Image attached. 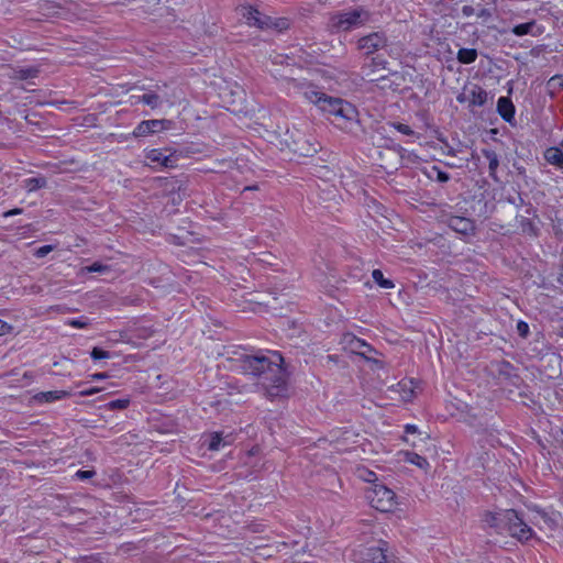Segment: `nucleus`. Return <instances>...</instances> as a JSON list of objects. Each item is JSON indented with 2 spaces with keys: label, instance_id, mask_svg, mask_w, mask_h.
<instances>
[{
  "label": "nucleus",
  "instance_id": "5701e85b",
  "mask_svg": "<svg viewBox=\"0 0 563 563\" xmlns=\"http://www.w3.org/2000/svg\"><path fill=\"white\" fill-rule=\"evenodd\" d=\"M243 16L246 19L249 24L261 25L263 23L261 20V13L252 7L244 9Z\"/></svg>",
  "mask_w": 563,
  "mask_h": 563
},
{
  "label": "nucleus",
  "instance_id": "cd10ccee",
  "mask_svg": "<svg viewBox=\"0 0 563 563\" xmlns=\"http://www.w3.org/2000/svg\"><path fill=\"white\" fill-rule=\"evenodd\" d=\"M129 399H117L107 404V408L110 410L125 409L129 406Z\"/></svg>",
  "mask_w": 563,
  "mask_h": 563
},
{
  "label": "nucleus",
  "instance_id": "ddd939ff",
  "mask_svg": "<svg viewBox=\"0 0 563 563\" xmlns=\"http://www.w3.org/2000/svg\"><path fill=\"white\" fill-rule=\"evenodd\" d=\"M70 393L66 390H49V391H41L35 394L32 397V401L37 405L54 402L66 397H69Z\"/></svg>",
  "mask_w": 563,
  "mask_h": 563
},
{
  "label": "nucleus",
  "instance_id": "de8ad7c7",
  "mask_svg": "<svg viewBox=\"0 0 563 563\" xmlns=\"http://www.w3.org/2000/svg\"><path fill=\"white\" fill-rule=\"evenodd\" d=\"M562 145H563V142H562Z\"/></svg>",
  "mask_w": 563,
  "mask_h": 563
},
{
  "label": "nucleus",
  "instance_id": "c9c22d12",
  "mask_svg": "<svg viewBox=\"0 0 563 563\" xmlns=\"http://www.w3.org/2000/svg\"><path fill=\"white\" fill-rule=\"evenodd\" d=\"M101 390H102V388H100V387H91L89 389L80 390L79 395L82 396V397L91 396V395H95L97 393H100Z\"/></svg>",
  "mask_w": 563,
  "mask_h": 563
},
{
  "label": "nucleus",
  "instance_id": "4468645a",
  "mask_svg": "<svg viewBox=\"0 0 563 563\" xmlns=\"http://www.w3.org/2000/svg\"><path fill=\"white\" fill-rule=\"evenodd\" d=\"M401 461L412 464L420 470L427 471L430 466L428 460L411 451H401L398 453Z\"/></svg>",
  "mask_w": 563,
  "mask_h": 563
},
{
  "label": "nucleus",
  "instance_id": "7ed1b4c3",
  "mask_svg": "<svg viewBox=\"0 0 563 563\" xmlns=\"http://www.w3.org/2000/svg\"><path fill=\"white\" fill-rule=\"evenodd\" d=\"M369 505L379 512H395L399 508L396 493L384 484H373L366 490Z\"/></svg>",
  "mask_w": 563,
  "mask_h": 563
},
{
  "label": "nucleus",
  "instance_id": "393cba45",
  "mask_svg": "<svg viewBox=\"0 0 563 563\" xmlns=\"http://www.w3.org/2000/svg\"><path fill=\"white\" fill-rule=\"evenodd\" d=\"M139 102H143L152 108H155L158 104V97L155 93H145L139 98Z\"/></svg>",
  "mask_w": 563,
  "mask_h": 563
},
{
  "label": "nucleus",
  "instance_id": "a18cd8bd",
  "mask_svg": "<svg viewBox=\"0 0 563 563\" xmlns=\"http://www.w3.org/2000/svg\"><path fill=\"white\" fill-rule=\"evenodd\" d=\"M477 15L479 18H488L490 14L487 10H481Z\"/></svg>",
  "mask_w": 563,
  "mask_h": 563
},
{
  "label": "nucleus",
  "instance_id": "2f4dec72",
  "mask_svg": "<svg viewBox=\"0 0 563 563\" xmlns=\"http://www.w3.org/2000/svg\"><path fill=\"white\" fill-rule=\"evenodd\" d=\"M391 126L397 130L398 132L406 134V135H412L413 131L410 129L409 125L402 124V123H393Z\"/></svg>",
  "mask_w": 563,
  "mask_h": 563
},
{
  "label": "nucleus",
  "instance_id": "58836bf2",
  "mask_svg": "<svg viewBox=\"0 0 563 563\" xmlns=\"http://www.w3.org/2000/svg\"><path fill=\"white\" fill-rule=\"evenodd\" d=\"M90 377H91L92 379H95V380H102V379L108 378L109 376H108V374H106V373H95V374H92Z\"/></svg>",
  "mask_w": 563,
  "mask_h": 563
},
{
  "label": "nucleus",
  "instance_id": "4c0bfd02",
  "mask_svg": "<svg viewBox=\"0 0 563 563\" xmlns=\"http://www.w3.org/2000/svg\"><path fill=\"white\" fill-rule=\"evenodd\" d=\"M474 11H475V10H474V8H473V7H471V5H464V7L462 8V13H463V15H464V16H471V15H473V14H474Z\"/></svg>",
  "mask_w": 563,
  "mask_h": 563
},
{
  "label": "nucleus",
  "instance_id": "ea45409f",
  "mask_svg": "<svg viewBox=\"0 0 563 563\" xmlns=\"http://www.w3.org/2000/svg\"><path fill=\"white\" fill-rule=\"evenodd\" d=\"M518 330L522 335H526L528 333V324L526 322H519Z\"/></svg>",
  "mask_w": 563,
  "mask_h": 563
},
{
  "label": "nucleus",
  "instance_id": "f704fd0d",
  "mask_svg": "<svg viewBox=\"0 0 563 563\" xmlns=\"http://www.w3.org/2000/svg\"><path fill=\"white\" fill-rule=\"evenodd\" d=\"M53 251V246L52 245H43L41 247H38L36 251H35V256L41 258V257H44L46 256L48 253H51Z\"/></svg>",
  "mask_w": 563,
  "mask_h": 563
},
{
  "label": "nucleus",
  "instance_id": "1a4fd4ad",
  "mask_svg": "<svg viewBox=\"0 0 563 563\" xmlns=\"http://www.w3.org/2000/svg\"><path fill=\"white\" fill-rule=\"evenodd\" d=\"M487 97L488 95L483 88L473 86L472 88L466 89L464 92L459 95L457 101L460 103H468L473 107H482L486 103Z\"/></svg>",
  "mask_w": 563,
  "mask_h": 563
},
{
  "label": "nucleus",
  "instance_id": "9b49d317",
  "mask_svg": "<svg viewBox=\"0 0 563 563\" xmlns=\"http://www.w3.org/2000/svg\"><path fill=\"white\" fill-rule=\"evenodd\" d=\"M386 550L382 544H374L358 550L362 563H386Z\"/></svg>",
  "mask_w": 563,
  "mask_h": 563
},
{
  "label": "nucleus",
  "instance_id": "473e14b6",
  "mask_svg": "<svg viewBox=\"0 0 563 563\" xmlns=\"http://www.w3.org/2000/svg\"><path fill=\"white\" fill-rule=\"evenodd\" d=\"M36 74H37V70L35 68H25V69L19 70V77L21 79L33 78L36 76Z\"/></svg>",
  "mask_w": 563,
  "mask_h": 563
},
{
  "label": "nucleus",
  "instance_id": "20e7f679",
  "mask_svg": "<svg viewBox=\"0 0 563 563\" xmlns=\"http://www.w3.org/2000/svg\"><path fill=\"white\" fill-rule=\"evenodd\" d=\"M364 15L366 12L363 9L335 13L329 20V27L332 32L350 31L362 24Z\"/></svg>",
  "mask_w": 563,
  "mask_h": 563
},
{
  "label": "nucleus",
  "instance_id": "79ce46f5",
  "mask_svg": "<svg viewBox=\"0 0 563 563\" xmlns=\"http://www.w3.org/2000/svg\"><path fill=\"white\" fill-rule=\"evenodd\" d=\"M79 478H88L92 476V473L89 471H78L76 474Z\"/></svg>",
  "mask_w": 563,
  "mask_h": 563
},
{
  "label": "nucleus",
  "instance_id": "c756f323",
  "mask_svg": "<svg viewBox=\"0 0 563 563\" xmlns=\"http://www.w3.org/2000/svg\"><path fill=\"white\" fill-rule=\"evenodd\" d=\"M90 355L93 360H104L110 357L109 352L99 347H93Z\"/></svg>",
  "mask_w": 563,
  "mask_h": 563
},
{
  "label": "nucleus",
  "instance_id": "bb28decb",
  "mask_svg": "<svg viewBox=\"0 0 563 563\" xmlns=\"http://www.w3.org/2000/svg\"><path fill=\"white\" fill-rule=\"evenodd\" d=\"M65 324L76 329H84L89 325V321L86 318L68 319L65 321Z\"/></svg>",
  "mask_w": 563,
  "mask_h": 563
},
{
  "label": "nucleus",
  "instance_id": "2eb2a0df",
  "mask_svg": "<svg viewBox=\"0 0 563 563\" xmlns=\"http://www.w3.org/2000/svg\"><path fill=\"white\" fill-rule=\"evenodd\" d=\"M534 525L539 528V530L548 533L549 536H552L553 531L555 530L556 520L555 518H552L543 512H538L537 517L534 518Z\"/></svg>",
  "mask_w": 563,
  "mask_h": 563
},
{
  "label": "nucleus",
  "instance_id": "7c9ffc66",
  "mask_svg": "<svg viewBox=\"0 0 563 563\" xmlns=\"http://www.w3.org/2000/svg\"><path fill=\"white\" fill-rule=\"evenodd\" d=\"M358 476L365 482H375L376 481V474L368 470H360Z\"/></svg>",
  "mask_w": 563,
  "mask_h": 563
},
{
  "label": "nucleus",
  "instance_id": "6ab92c4d",
  "mask_svg": "<svg viewBox=\"0 0 563 563\" xmlns=\"http://www.w3.org/2000/svg\"><path fill=\"white\" fill-rule=\"evenodd\" d=\"M477 58V52L474 48H461L457 52V60L462 64H471Z\"/></svg>",
  "mask_w": 563,
  "mask_h": 563
},
{
  "label": "nucleus",
  "instance_id": "6e6552de",
  "mask_svg": "<svg viewBox=\"0 0 563 563\" xmlns=\"http://www.w3.org/2000/svg\"><path fill=\"white\" fill-rule=\"evenodd\" d=\"M289 92L294 90V93L302 95L308 101L313 103L314 106H319L320 102L323 100V98L327 96L325 93L318 91L312 86H310L307 82H297L291 81L289 82L288 87Z\"/></svg>",
  "mask_w": 563,
  "mask_h": 563
},
{
  "label": "nucleus",
  "instance_id": "dca6fc26",
  "mask_svg": "<svg viewBox=\"0 0 563 563\" xmlns=\"http://www.w3.org/2000/svg\"><path fill=\"white\" fill-rule=\"evenodd\" d=\"M344 100L340 98H334L330 96H325L323 100L320 102L318 108L325 113H329L331 115H334V113L339 110L340 106L343 103Z\"/></svg>",
  "mask_w": 563,
  "mask_h": 563
},
{
  "label": "nucleus",
  "instance_id": "412c9836",
  "mask_svg": "<svg viewBox=\"0 0 563 563\" xmlns=\"http://www.w3.org/2000/svg\"><path fill=\"white\" fill-rule=\"evenodd\" d=\"M372 277L380 288L391 289L395 287L394 283L390 279L384 277V274L380 269H374L372 273Z\"/></svg>",
  "mask_w": 563,
  "mask_h": 563
},
{
  "label": "nucleus",
  "instance_id": "aec40b11",
  "mask_svg": "<svg viewBox=\"0 0 563 563\" xmlns=\"http://www.w3.org/2000/svg\"><path fill=\"white\" fill-rule=\"evenodd\" d=\"M451 227L462 233H468L473 230L472 222L464 218H454L451 220Z\"/></svg>",
  "mask_w": 563,
  "mask_h": 563
},
{
  "label": "nucleus",
  "instance_id": "c03bdc74",
  "mask_svg": "<svg viewBox=\"0 0 563 563\" xmlns=\"http://www.w3.org/2000/svg\"><path fill=\"white\" fill-rule=\"evenodd\" d=\"M21 213V209H12V210H9L4 213V217H11V216H15V214H20Z\"/></svg>",
  "mask_w": 563,
  "mask_h": 563
},
{
  "label": "nucleus",
  "instance_id": "a211bd4d",
  "mask_svg": "<svg viewBox=\"0 0 563 563\" xmlns=\"http://www.w3.org/2000/svg\"><path fill=\"white\" fill-rule=\"evenodd\" d=\"M544 158L549 164L563 168V151L560 147H549L544 152Z\"/></svg>",
  "mask_w": 563,
  "mask_h": 563
},
{
  "label": "nucleus",
  "instance_id": "a19ab883",
  "mask_svg": "<svg viewBox=\"0 0 563 563\" xmlns=\"http://www.w3.org/2000/svg\"><path fill=\"white\" fill-rule=\"evenodd\" d=\"M417 431H418V428H417V426H415V424H407V426L405 427V432H406L407 434H409V433H416Z\"/></svg>",
  "mask_w": 563,
  "mask_h": 563
},
{
  "label": "nucleus",
  "instance_id": "0eeeda50",
  "mask_svg": "<svg viewBox=\"0 0 563 563\" xmlns=\"http://www.w3.org/2000/svg\"><path fill=\"white\" fill-rule=\"evenodd\" d=\"M387 40L383 33L374 32L357 41V48L365 54H373L386 46Z\"/></svg>",
  "mask_w": 563,
  "mask_h": 563
},
{
  "label": "nucleus",
  "instance_id": "b1692460",
  "mask_svg": "<svg viewBox=\"0 0 563 563\" xmlns=\"http://www.w3.org/2000/svg\"><path fill=\"white\" fill-rule=\"evenodd\" d=\"M222 446V437L220 433L214 432L209 435L208 449L211 451H218Z\"/></svg>",
  "mask_w": 563,
  "mask_h": 563
},
{
  "label": "nucleus",
  "instance_id": "f8f14e48",
  "mask_svg": "<svg viewBox=\"0 0 563 563\" xmlns=\"http://www.w3.org/2000/svg\"><path fill=\"white\" fill-rule=\"evenodd\" d=\"M334 117L342 121L339 123L342 129H346L349 124L357 122V111L355 107L346 101H343L339 110L334 113Z\"/></svg>",
  "mask_w": 563,
  "mask_h": 563
},
{
  "label": "nucleus",
  "instance_id": "37998d69",
  "mask_svg": "<svg viewBox=\"0 0 563 563\" xmlns=\"http://www.w3.org/2000/svg\"><path fill=\"white\" fill-rule=\"evenodd\" d=\"M438 179L442 183H445L449 180V176L448 174L443 173V172H438V175H437Z\"/></svg>",
  "mask_w": 563,
  "mask_h": 563
},
{
  "label": "nucleus",
  "instance_id": "423d86ee",
  "mask_svg": "<svg viewBox=\"0 0 563 563\" xmlns=\"http://www.w3.org/2000/svg\"><path fill=\"white\" fill-rule=\"evenodd\" d=\"M172 123L167 120H145L141 121L133 130L132 135L134 137L148 136L154 133H158L170 128Z\"/></svg>",
  "mask_w": 563,
  "mask_h": 563
},
{
  "label": "nucleus",
  "instance_id": "39448f33",
  "mask_svg": "<svg viewBox=\"0 0 563 563\" xmlns=\"http://www.w3.org/2000/svg\"><path fill=\"white\" fill-rule=\"evenodd\" d=\"M417 384L412 379H402L388 389L391 400L409 402L416 397Z\"/></svg>",
  "mask_w": 563,
  "mask_h": 563
},
{
  "label": "nucleus",
  "instance_id": "49530a36",
  "mask_svg": "<svg viewBox=\"0 0 563 563\" xmlns=\"http://www.w3.org/2000/svg\"><path fill=\"white\" fill-rule=\"evenodd\" d=\"M295 151H296V152H299L301 155H309V154H310V153H309V152H310L309 150L305 152L302 148H296Z\"/></svg>",
  "mask_w": 563,
  "mask_h": 563
},
{
  "label": "nucleus",
  "instance_id": "4be33fe9",
  "mask_svg": "<svg viewBox=\"0 0 563 563\" xmlns=\"http://www.w3.org/2000/svg\"><path fill=\"white\" fill-rule=\"evenodd\" d=\"M46 186L44 177H32L24 180V188L32 192Z\"/></svg>",
  "mask_w": 563,
  "mask_h": 563
},
{
  "label": "nucleus",
  "instance_id": "f257e3e1",
  "mask_svg": "<svg viewBox=\"0 0 563 563\" xmlns=\"http://www.w3.org/2000/svg\"><path fill=\"white\" fill-rule=\"evenodd\" d=\"M492 526L505 528L514 538L521 542L531 540L534 537L533 530L527 526L512 509H506L495 515H489Z\"/></svg>",
  "mask_w": 563,
  "mask_h": 563
},
{
  "label": "nucleus",
  "instance_id": "f3484780",
  "mask_svg": "<svg viewBox=\"0 0 563 563\" xmlns=\"http://www.w3.org/2000/svg\"><path fill=\"white\" fill-rule=\"evenodd\" d=\"M497 109L499 114L508 122H510L515 117V108L511 101L506 98L501 97L499 98L497 102Z\"/></svg>",
  "mask_w": 563,
  "mask_h": 563
},
{
  "label": "nucleus",
  "instance_id": "e433bc0d",
  "mask_svg": "<svg viewBox=\"0 0 563 563\" xmlns=\"http://www.w3.org/2000/svg\"><path fill=\"white\" fill-rule=\"evenodd\" d=\"M87 272H104L106 271V267L99 263H95L92 264L91 266H88L85 268Z\"/></svg>",
  "mask_w": 563,
  "mask_h": 563
},
{
  "label": "nucleus",
  "instance_id": "c85d7f7f",
  "mask_svg": "<svg viewBox=\"0 0 563 563\" xmlns=\"http://www.w3.org/2000/svg\"><path fill=\"white\" fill-rule=\"evenodd\" d=\"M548 85L552 89L563 88V75H555V76L551 77Z\"/></svg>",
  "mask_w": 563,
  "mask_h": 563
},
{
  "label": "nucleus",
  "instance_id": "72a5a7b5",
  "mask_svg": "<svg viewBox=\"0 0 563 563\" xmlns=\"http://www.w3.org/2000/svg\"><path fill=\"white\" fill-rule=\"evenodd\" d=\"M13 331V327L0 319V336L8 335Z\"/></svg>",
  "mask_w": 563,
  "mask_h": 563
},
{
  "label": "nucleus",
  "instance_id": "a878e982",
  "mask_svg": "<svg viewBox=\"0 0 563 563\" xmlns=\"http://www.w3.org/2000/svg\"><path fill=\"white\" fill-rule=\"evenodd\" d=\"M532 26H533V22H528V23L518 24V25H516V26L512 29V32H514V34H516L517 36H522V35L528 34V33L531 31Z\"/></svg>",
  "mask_w": 563,
  "mask_h": 563
},
{
  "label": "nucleus",
  "instance_id": "9d476101",
  "mask_svg": "<svg viewBox=\"0 0 563 563\" xmlns=\"http://www.w3.org/2000/svg\"><path fill=\"white\" fill-rule=\"evenodd\" d=\"M147 163L152 166L174 167L176 157L174 154L166 155L161 148H151L144 151Z\"/></svg>",
  "mask_w": 563,
  "mask_h": 563
},
{
  "label": "nucleus",
  "instance_id": "f03ea898",
  "mask_svg": "<svg viewBox=\"0 0 563 563\" xmlns=\"http://www.w3.org/2000/svg\"><path fill=\"white\" fill-rule=\"evenodd\" d=\"M280 362L282 357L277 352H272L268 356L253 357L250 360V365L254 369L258 371L260 373L268 371L277 376L275 386H266L267 391L272 397L280 396L285 390L284 371L280 366Z\"/></svg>",
  "mask_w": 563,
  "mask_h": 563
}]
</instances>
